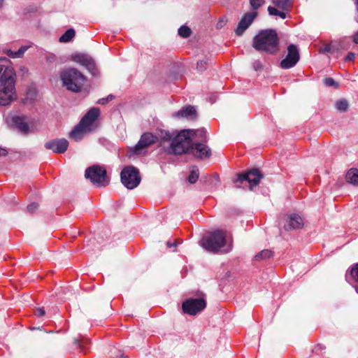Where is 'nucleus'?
Returning <instances> with one entry per match:
<instances>
[{"label":"nucleus","instance_id":"f257e3e1","mask_svg":"<svg viewBox=\"0 0 358 358\" xmlns=\"http://www.w3.org/2000/svg\"><path fill=\"white\" fill-rule=\"evenodd\" d=\"M253 48L270 55H275L279 50V38L273 29H266L259 32L253 38Z\"/></svg>","mask_w":358,"mask_h":358},{"label":"nucleus","instance_id":"f03ea898","mask_svg":"<svg viewBox=\"0 0 358 358\" xmlns=\"http://www.w3.org/2000/svg\"><path fill=\"white\" fill-rule=\"evenodd\" d=\"M226 232L218 229L203 236L201 245L209 252L228 253L232 250V245L229 244L226 246Z\"/></svg>","mask_w":358,"mask_h":358},{"label":"nucleus","instance_id":"7ed1b4c3","mask_svg":"<svg viewBox=\"0 0 358 358\" xmlns=\"http://www.w3.org/2000/svg\"><path fill=\"white\" fill-rule=\"evenodd\" d=\"M63 85L69 91L79 92L81 91L85 81V76L74 68H68L59 73Z\"/></svg>","mask_w":358,"mask_h":358},{"label":"nucleus","instance_id":"20e7f679","mask_svg":"<svg viewBox=\"0 0 358 358\" xmlns=\"http://www.w3.org/2000/svg\"><path fill=\"white\" fill-rule=\"evenodd\" d=\"M192 144V139L189 135V131L184 129L174 136L166 152L178 155L189 153Z\"/></svg>","mask_w":358,"mask_h":358},{"label":"nucleus","instance_id":"39448f33","mask_svg":"<svg viewBox=\"0 0 358 358\" xmlns=\"http://www.w3.org/2000/svg\"><path fill=\"white\" fill-rule=\"evenodd\" d=\"M86 178L96 187H106L109 184L110 179L107 176L106 169L100 165L95 164L88 167L85 173Z\"/></svg>","mask_w":358,"mask_h":358},{"label":"nucleus","instance_id":"423d86ee","mask_svg":"<svg viewBox=\"0 0 358 358\" xmlns=\"http://www.w3.org/2000/svg\"><path fill=\"white\" fill-rule=\"evenodd\" d=\"M120 177L122 184L129 189L136 187L141 182L138 170L131 166L124 168Z\"/></svg>","mask_w":358,"mask_h":358},{"label":"nucleus","instance_id":"0eeeda50","mask_svg":"<svg viewBox=\"0 0 358 358\" xmlns=\"http://www.w3.org/2000/svg\"><path fill=\"white\" fill-rule=\"evenodd\" d=\"M15 80H0V105L7 106L15 98Z\"/></svg>","mask_w":358,"mask_h":358},{"label":"nucleus","instance_id":"6e6552de","mask_svg":"<svg viewBox=\"0 0 358 358\" xmlns=\"http://www.w3.org/2000/svg\"><path fill=\"white\" fill-rule=\"evenodd\" d=\"M206 307V301L203 296L198 299L189 298L182 302V308L185 313L195 315Z\"/></svg>","mask_w":358,"mask_h":358},{"label":"nucleus","instance_id":"1a4fd4ad","mask_svg":"<svg viewBox=\"0 0 358 358\" xmlns=\"http://www.w3.org/2000/svg\"><path fill=\"white\" fill-rule=\"evenodd\" d=\"M287 54L280 62V67L282 69H289L296 66L300 59L299 50L294 44L287 46Z\"/></svg>","mask_w":358,"mask_h":358},{"label":"nucleus","instance_id":"9d476101","mask_svg":"<svg viewBox=\"0 0 358 358\" xmlns=\"http://www.w3.org/2000/svg\"><path fill=\"white\" fill-rule=\"evenodd\" d=\"M100 115V109L96 107L90 108L79 122L89 133L94 131L97 127V120Z\"/></svg>","mask_w":358,"mask_h":358},{"label":"nucleus","instance_id":"9b49d317","mask_svg":"<svg viewBox=\"0 0 358 358\" xmlns=\"http://www.w3.org/2000/svg\"><path fill=\"white\" fill-rule=\"evenodd\" d=\"M7 123L11 128L15 129L24 135L30 131L28 118L24 115H13L6 118Z\"/></svg>","mask_w":358,"mask_h":358},{"label":"nucleus","instance_id":"f8f14e48","mask_svg":"<svg viewBox=\"0 0 358 358\" xmlns=\"http://www.w3.org/2000/svg\"><path fill=\"white\" fill-rule=\"evenodd\" d=\"M262 178L263 175L260 171L257 169H253L246 173L238 174L235 182L243 183L247 181L250 185V188L252 189L253 187L259 185Z\"/></svg>","mask_w":358,"mask_h":358},{"label":"nucleus","instance_id":"ddd939ff","mask_svg":"<svg viewBox=\"0 0 358 358\" xmlns=\"http://www.w3.org/2000/svg\"><path fill=\"white\" fill-rule=\"evenodd\" d=\"M15 73L10 66V61L6 57L0 58V80H14Z\"/></svg>","mask_w":358,"mask_h":358},{"label":"nucleus","instance_id":"4468645a","mask_svg":"<svg viewBox=\"0 0 358 358\" xmlns=\"http://www.w3.org/2000/svg\"><path fill=\"white\" fill-rule=\"evenodd\" d=\"M189 153L196 158L205 159L210 157L211 150L203 142H193Z\"/></svg>","mask_w":358,"mask_h":358},{"label":"nucleus","instance_id":"2eb2a0df","mask_svg":"<svg viewBox=\"0 0 358 358\" xmlns=\"http://www.w3.org/2000/svg\"><path fill=\"white\" fill-rule=\"evenodd\" d=\"M257 16V12L256 11L246 13L238 24V26L235 30L236 34L238 36H241L244 31L250 26Z\"/></svg>","mask_w":358,"mask_h":358},{"label":"nucleus","instance_id":"dca6fc26","mask_svg":"<svg viewBox=\"0 0 358 358\" xmlns=\"http://www.w3.org/2000/svg\"><path fill=\"white\" fill-rule=\"evenodd\" d=\"M157 141V137L154 136L152 134L147 132L144 133L138 143L134 148V153L138 155L141 153V150L148 148V146L155 143Z\"/></svg>","mask_w":358,"mask_h":358},{"label":"nucleus","instance_id":"f3484780","mask_svg":"<svg viewBox=\"0 0 358 358\" xmlns=\"http://www.w3.org/2000/svg\"><path fill=\"white\" fill-rule=\"evenodd\" d=\"M69 146V142L65 138H57L48 141L45 144V148L48 150H52L55 153H64L66 151Z\"/></svg>","mask_w":358,"mask_h":358},{"label":"nucleus","instance_id":"a211bd4d","mask_svg":"<svg viewBox=\"0 0 358 358\" xmlns=\"http://www.w3.org/2000/svg\"><path fill=\"white\" fill-rule=\"evenodd\" d=\"M345 278L358 294V263L353 265L350 270L347 271Z\"/></svg>","mask_w":358,"mask_h":358},{"label":"nucleus","instance_id":"6ab92c4d","mask_svg":"<svg viewBox=\"0 0 358 358\" xmlns=\"http://www.w3.org/2000/svg\"><path fill=\"white\" fill-rule=\"evenodd\" d=\"M303 226V221L298 214H291L288 217L287 223L285 225L286 230L297 229Z\"/></svg>","mask_w":358,"mask_h":358},{"label":"nucleus","instance_id":"aec40b11","mask_svg":"<svg viewBox=\"0 0 358 358\" xmlns=\"http://www.w3.org/2000/svg\"><path fill=\"white\" fill-rule=\"evenodd\" d=\"M178 117H187L190 120H195L197 116L196 110L194 106H187L182 108L176 113Z\"/></svg>","mask_w":358,"mask_h":358},{"label":"nucleus","instance_id":"412c9836","mask_svg":"<svg viewBox=\"0 0 358 358\" xmlns=\"http://www.w3.org/2000/svg\"><path fill=\"white\" fill-rule=\"evenodd\" d=\"M89 132L79 122L70 132L69 138L75 141H80L83 138L85 134Z\"/></svg>","mask_w":358,"mask_h":358},{"label":"nucleus","instance_id":"4be33fe9","mask_svg":"<svg viewBox=\"0 0 358 358\" xmlns=\"http://www.w3.org/2000/svg\"><path fill=\"white\" fill-rule=\"evenodd\" d=\"M189 135L192 139V142H206V131L202 128L199 129H187Z\"/></svg>","mask_w":358,"mask_h":358},{"label":"nucleus","instance_id":"5701e85b","mask_svg":"<svg viewBox=\"0 0 358 358\" xmlns=\"http://www.w3.org/2000/svg\"><path fill=\"white\" fill-rule=\"evenodd\" d=\"M346 180L355 185H358V170L350 169L346 174Z\"/></svg>","mask_w":358,"mask_h":358},{"label":"nucleus","instance_id":"b1692460","mask_svg":"<svg viewBox=\"0 0 358 358\" xmlns=\"http://www.w3.org/2000/svg\"><path fill=\"white\" fill-rule=\"evenodd\" d=\"M29 46L22 45L21 46L17 51H12L11 50H8L6 52V54L8 57L11 58H20L22 57L24 53L28 50Z\"/></svg>","mask_w":358,"mask_h":358},{"label":"nucleus","instance_id":"393cba45","mask_svg":"<svg viewBox=\"0 0 358 358\" xmlns=\"http://www.w3.org/2000/svg\"><path fill=\"white\" fill-rule=\"evenodd\" d=\"M273 3L278 8L288 10L292 5V0H273Z\"/></svg>","mask_w":358,"mask_h":358},{"label":"nucleus","instance_id":"a878e982","mask_svg":"<svg viewBox=\"0 0 358 358\" xmlns=\"http://www.w3.org/2000/svg\"><path fill=\"white\" fill-rule=\"evenodd\" d=\"M76 32L73 29H69L59 38V42L67 43L71 41L75 36Z\"/></svg>","mask_w":358,"mask_h":358},{"label":"nucleus","instance_id":"bb28decb","mask_svg":"<svg viewBox=\"0 0 358 358\" xmlns=\"http://www.w3.org/2000/svg\"><path fill=\"white\" fill-rule=\"evenodd\" d=\"M273 256V252L270 250H263L255 256L256 261L266 260Z\"/></svg>","mask_w":358,"mask_h":358},{"label":"nucleus","instance_id":"cd10ccee","mask_svg":"<svg viewBox=\"0 0 358 358\" xmlns=\"http://www.w3.org/2000/svg\"><path fill=\"white\" fill-rule=\"evenodd\" d=\"M73 59L83 66H85L92 58L85 54H76L73 57Z\"/></svg>","mask_w":358,"mask_h":358},{"label":"nucleus","instance_id":"c85d7f7f","mask_svg":"<svg viewBox=\"0 0 358 358\" xmlns=\"http://www.w3.org/2000/svg\"><path fill=\"white\" fill-rule=\"evenodd\" d=\"M199 173L198 168L196 166L192 167V170L190 171L188 178H187L189 182L191 184L195 183L199 178Z\"/></svg>","mask_w":358,"mask_h":358},{"label":"nucleus","instance_id":"c756f323","mask_svg":"<svg viewBox=\"0 0 358 358\" xmlns=\"http://www.w3.org/2000/svg\"><path fill=\"white\" fill-rule=\"evenodd\" d=\"M349 104L346 99H340L336 102V108L341 112H345L348 108Z\"/></svg>","mask_w":358,"mask_h":358},{"label":"nucleus","instance_id":"7c9ffc66","mask_svg":"<svg viewBox=\"0 0 358 358\" xmlns=\"http://www.w3.org/2000/svg\"><path fill=\"white\" fill-rule=\"evenodd\" d=\"M87 70L92 73L93 76H97L98 69L96 66L94 61L92 59L85 66Z\"/></svg>","mask_w":358,"mask_h":358},{"label":"nucleus","instance_id":"2f4dec72","mask_svg":"<svg viewBox=\"0 0 358 358\" xmlns=\"http://www.w3.org/2000/svg\"><path fill=\"white\" fill-rule=\"evenodd\" d=\"M192 34V30L189 27L182 25L178 29V34L183 37V38H187L189 37Z\"/></svg>","mask_w":358,"mask_h":358},{"label":"nucleus","instance_id":"473e14b6","mask_svg":"<svg viewBox=\"0 0 358 358\" xmlns=\"http://www.w3.org/2000/svg\"><path fill=\"white\" fill-rule=\"evenodd\" d=\"M208 64V58L205 57L203 59L197 62L196 69L199 71H203L206 69Z\"/></svg>","mask_w":358,"mask_h":358},{"label":"nucleus","instance_id":"72a5a7b5","mask_svg":"<svg viewBox=\"0 0 358 358\" xmlns=\"http://www.w3.org/2000/svg\"><path fill=\"white\" fill-rule=\"evenodd\" d=\"M159 136L162 141H169L171 140L172 141L175 136L173 134L171 133L169 131L163 130V131H161Z\"/></svg>","mask_w":358,"mask_h":358},{"label":"nucleus","instance_id":"f704fd0d","mask_svg":"<svg viewBox=\"0 0 358 358\" xmlns=\"http://www.w3.org/2000/svg\"><path fill=\"white\" fill-rule=\"evenodd\" d=\"M264 2V0H250V4L254 10L259 9Z\"/></svg>","mask_w":358,"mask_h":358},{"label":"nucleus","instance_id":"c9c22d12","mask_svg":"<svg viewBox=\"0 0 358 358\" xmlns=\"http://www.w3.org/2000/svg\"><path fill=\"white\" fill-rule=\"evenodd\" d=\"M324 84L327 87H334L335 88L338 87V85L336 83V81L332 78H327L324 80Z\"/></svg>","mask_w":358,"mask_h":358},{"label":"nucleus","instance_id":"e433bc0d","mask_svg":"<svg viewBox=\"0 0 358 358\" xmlns=\"http://www.w3.org/2000/svg\"><path fill=\"white\" fill-rule=\"evenodd\" d=\"M34 315L37 317H43L45 315V310L44 308L39 307L35 309Z\"/></svg>","mask_w":358,"mask_h":358},{"label":"nucleus","instance_id":"4c0bfd02","mask_svg":"<svg viewBox=\"0 0 358 358\" xmlns=\"http://www.w3.org/2000/svg\"><path fill=\"white\" fill-rule=\"evenodd\" d=\"M38 208V205L36 203H31L27 206V211L33 213L35 210H36Z\"/></svg>","mask_w":358,"mask_h":358},{"label":"nucleus","instance_id":"58836bf2","mask_svg":"<svg viewBox=\"0 0 358 358\" xmlns=\"http://www.w3.org/2000/svg\"><path fill=\"white\" fill-rule=\"evenodd\" d=\"M268 12L270 15L278 16V14H280V10H278L277 8L272 7V6L268 7Z\"/></svg>","mask_w":358,"mask_h":358},{"label":"nucleus","instance_id":"ea45409f","mask_svg":"<svg viewBox=\"0 0 358 358\" xmlns=\"http://www.w3.org/2000/svg\"><path fill=\"white\" fill-rule=\"evenodd\" d=\"M355 58V54L352 52H349L345 58V62H351V61H353Z\"/></svg>","mask_w":358,"mask_h":358},{"label":"nucleus","instance_id":"a19ab883","mask_svg":"<svg viewBox=\"0 0 358 358\" xmlns=\"http://www.w3.org/2000/svg\"><path fill=\"white\" fill-rule=\"evenodd\" d=\"M87 345H88V341H81L80 343H79V346L80 348H81V350L85 352V351L87 350Z\"/></svg>","mask_w":358,"mask_h":358},{"label":"nucleus","instance_id":"79ce46f5","mask_svg":"<svg viewBox=\"0 0 358 358\" xmlns=\"http://www.w3.org/2000/svg\"><path fill=\"white\" fill-rule=\"evenodd\" d=\"M253 67L255 71H258L262 69V64L259 61H255L253 63Z\"/></svg>","mask_w":358,"mask_h":358},{"label":"nucleus","instance_id":"37998d69","mask_svg":"<svg viewBox=\"0 0 358 358\" xmlns=\"http://www.w3.org/2000/svg\"><path fill=\"white\" fill-rule=\"evenodd\" d=\"M357 15L355 17V20L358 23V0H354Z\"/></svg>","mask_w":358,"mask_h":358},{"label":"nucleus","instance_id":"c03bdc74","mask_svg":"<svg viewBox=\"0 0 358 358\" xmlns=\"http://www.w3.org/2000/svg\"><path fill=\"white\" fill-rule=\"evenodd\" d=\"M352 41L355 44H358V30L354 33V34L352 36Z\"/></svg>","mask_w":358,"mask_h":358},{"label":"nucleus","instance_id":"a18cd8bd","mask_svg":"<svg viewBox=\"0 0 358 358\" xmlns=\"http://www.w3.org/2000/svg\"><path fill=\"white\" fill-rule=\"evenodd\" d=\"M8 155V151L3 148H0V157L6 156Z\"/></svg>","mask_w":358,"mask_h":358},{"label":"nucleus","instance_id":"49530a36","mask_svg":"<svg viewBox=\"0 0 358 358\" xmlns=\"http://www.w3.org/2000/svg\"><path fill=\"white\" fill-rule=\"evenodd\" d=\"M176 243L175 242L173 243H171V242H167V247L168 248H172V247H176Z\"/></svg>","mask_w":358,"mask_h":358},{"label":"nucleus","instance_id":"de8ad7c7","mask_svg":"<svg viewBox=\"0 0 358 358\" xmlns=\"http://www.w3.org/2000/svg\"><path fill=\"white\" fill-rule=\"evenodd\" d=\"M278 16L281 17L282 19L286 18V13L282 11H280V14H278Z\"/></svg>","mask_w":358,"mask_h":358},{"label":"nucleus","instance_id":"09e8293b","mask_svg":"<svg viewBox=\"0 0 358 358\" xmlns=\"http://www.w3.org/2000/svg\"><path fill=\"white\" fill-rule=\"evenodd\" d=\"M108 101L106 99H99L98 103H101V104H105L108 102Z\"/></svg>","mask_w":358,"mask_h":358},{"label":"nucleus","instance_id":"8fccbe9b","mask_svg":"<svg viewBox=\"0 0 358 358\" xmlns=\"http://www.w3.org/2000/svg\"><path fill=\"white\" fill-rule=\"evenodd\" d=\"M113 95H109V96H108L106 99L109 101H111L113 99Z\"/></svg>","mask_w":358,"mask_h":358},{"label":"nucleus","instance_id":"3c124183","mask_svg":"<svg viewBox=\"0 0 358 358\" xmlns=\"http://www.w3.org/2000/svg\"><path fill=\"white\" fill-rule=\"evenodd\" d=\"M3 4V0H0V8L2 6Z\"/></svg>","mask_w":358,"mask_h":358},{"label":"nucleus","instance_id":"603ef678","mask_svg":"<svg viewBox=\"0 0 358 358\" xmlns=\"http://www.w3.org/2000/svg\"><path fill=\"white\" fill-rule=\"evenodd\" d=\"M125 358H127V357H125Z\"/></svg>","mask_w":358,"mask_h":358}]
</instances>
